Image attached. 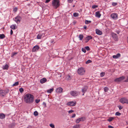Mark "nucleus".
<instances>
[{
  "mask_svg": "<svg viewBox=\"0 0 128 128\" xmlns=\"http://www.w3.org/2000/svg\"><path fill=\"white\" fill-rule=\"evenodd\" d=\"M24 102L28 104H31L34 102V96L28 93L24 96Z\"/></svg>",
  "mask_w": 128,
  "mask_h": 128,
  "instance_id": "f257e3e1",
  "label": "nucleus"
},
{
  "mask_svg": "<svg viewBox=\"0 0 128 128\" xmlns=\"http://www.w3.org/2000/svg\"><path fill=\"white\" fill-rule=\"evenodd\" d=\"M52 4L54 8L56 9L60 6L59 0H53L52 2Z\"/></svg>",
  "mask_w": 128,
  "mask_h": 128,
  "instance_id": "f03ea898",
  "label": "nucleus"
},
{
  "mask_svg": "<svg viewBox=\"0 0 128 128\" xmlns=\"http://www.w3.org/2000/svg\"><path fill=\"white\" fill-rule=\"evenodd\" d=\"M9 92V90L8 89H6L4 90H0V96L2 97L4 96Z\"/></svg>",
  "mask_w": 128,
  "mask_h": 128,
  "instance_id": "7ed1b4c3",
  "label": "nucleus"
},
{
  "mask_svg": "<svg viewBox=\"0 0 128 128\" xmlns=\"http://www.w3.org/2000/svg\"><path fill=\"white\" fill-rule=\"evenodd\" d=\"M85 72V70L83 68H80L78 70V74L80 75H82L84 74Z\"/></svg>",
  "mask_w": 128,
  "mask_h": 128,
  "instance_id": "20e7f679",
  "label": "nucleus"
},
{
  "mask_svg": "<svg viewBox=\"0 0 128 128\" xmlns=\"http://www.w3.org/2000/svg\"><path fill=\"white\" fill-rule=\"evenodd\" d=\"M70 94L73 96H76L80 94V92L75 91H71L70 92Z\"/></svg>",
  "mask_w": 128,
  "mask_h": 128,
  "instance_id": "39448f33",
  "label": "nucleus"
},
{
  "mask_svg": "<svg viewBox=\"0 0 128 128\" xmlns=\"http://www.w3.org/2000/svg\"><path fill=\"white\" fill-rule=\"evenodd\" d=\"M21 17L19 16H16L14 19V20L17 24L19 23L21 20Z\"/></svg>",
  "mask_w": 128,
  "mask_h": 128,
  "instance_id": "423d86ee",
  "label": "nucleus"
},
{
  "mask_svg": "<svg viewBox=\"0 0 128 128\" xmlns=\"http://www.w3.org/2000/svg\"><path fill=\"white\" fill-rule=\"evenodd\" d=\"M120 102L122 104L126 103L128 104V100L126 98H122L120 100Z\"/></svg>",
  "mask_w": 128,
  "mask_h": 128,
  "instance_id": "0eeeda50",
  "label": "nucleus"
},
{
  "mask_svg": "<svg viewBox=\"0 0 128 128\" xmlns=\"http://www.w3.org/2000/svg\"><path fill=\"white\" fill-rule=\"evenodd\" d=\"M76 101H71L68 102L67 104L70 106H74L76 105Z\"/></svg>",
  "mask_w": 128,
  "mask_h": 128,
  "instance_id": "6e6552de",
  "label": "nucleus"
},
{
  "mask_svg": "<svg viewBox=\"0 0 128 128\" xmlns=\"http://www.w3.org/2000/svg\"><path fill=\"white\" fill-rule=\"evenodd\" d=\"M125 78V77L124 76H122L121 77L116 78L115 80L114 81L115 82H120L124 80Z\"/></svg>",
  "mask_w": 128,
  "mask_h": 128,
  "instance_id": "1a4fd4ad",
  "label": "nucleus"
},
{
  "mask_svg": "<svg viewBox=\"0 0 128 128\" xmlns=\"http://www.w3.org/2000/svg\"><path fill=\"white\" fill-rule=\"evenodd\" d=\"M112 38L115 41H117L118 40V37L117 34L112 32Z\"/></svg>",
  "mask_w": 128,
  "mask_h": 128,
  "instance_id": "9d476101",
  "label": "nucleus"
},
{
  "mask_svg": "<svg viewBox=\"0 0 128 128\" xmlns=\"http://www.w3.org/2000/svg\"><path fill=\"white\" fill-rule=\"evenodd\" d=\"M39 47L38 46H35L33 47L32 49V51L33 52H36L39 49Z\"/></svg>",
  "mask_w": 128,
  "mask_h": 128,
  "instance_id": "9b49d317",
  "label": "nucleus"
},
{
  "mask_svg": "<svg viewBox=\"0 0 128 128\" xmlns=\"http://www.w3.org/2000/svg\"><path fill=\"white\" fill-rule=\"evenodd\" d=\"M62 88L60 87L58 88L56 90V92L58 93H60L62 92Z\"/></svg>",
  "mask_w": 128,
  "mask_h": 128,
  "instance_id": "f8f14e48",
  "label": "nucleus"
},
{
  "mask_svg": "<svg viewBox=\"0 0 128 128\" xmlns=\"http://www.w3.org/2000/svg\"><path fill=\"white\" fill-rule=\"evenodd\" d=\"M118 18V14L116 13H112V19L114 20H117Z\"/></svg>",
  "mask_w": 128,
  "mask_h": 128,
  "instance_id": "ddd939ff",
  "label": "nucleus"
},
{
  "mask_svg": "<svg viewBox=\"0 0 128 128\" xmlns=\"http://www.w3.org/2000/svg\"><path fill=\"white\" fill-rule=\"evenodd\" d=\"M96 34H97L101 35L102 34V32L98 29H96Z\"/></svg>",
  "mask_w": 128,
  "mask_h": 128,
  "instance_id": "4468645a",
  "label": "nucleus"
},
{
  "mask_svg": "<svg viewBox=\"0 0 128 128\" xmlns=\"http://www.w3.org/2000/svg\"><path fill=\"white\" fill-rule=\"evenodd\" d=\"M88 87L86 86L84 87L82 89V92L85 93Z\"/></svg>",
  "mask_w": 128,
  "mask_h": 128,
  "instance_id": "2eb2a0df",
  "label": "nucleus"
},
{
  "mask_svg": "<svg viewBox=\"0 0 128 128\" xmlns=\"http://www.w3.org/2000/svg\"><path fill=\"white\" fill-rule=\"evenodd\" d=\"M120 54L119 53H118L116 55H113L112 56V58L115 59H117L120 57Z\"/></svg>",
  "mask_w": 128,
  "mask_h": 128,
  "instance_id": "dca6fc26",
  "label": "nucleus"
},
{
  "mask_svg": "<svg viewBox=\"0 0 128 128\" xmlns=\"http://www.w3.org/2000/svg\"><path fill=\"white\" fill-rule=\"evenodd\" d=\"M47 81L46 79L45 78L41 79L40 80V82L41 84H43L45 83Z\"/></svg>",
  "mask_w": 128,
  "mask_h": 128,
  "instance_id": "f3484780",
  "label": "nucleus"
},
{
  "mask_svg": "<svg viewBox=\"0 0 128 128\" xmlns=\"http://www.w3.org/2000/svg\"><path fill=\"white\" fill-rule=\"evenodd\" d=\"M101 16V14H100L99 12L98 11L96 12V17L100 18Z\"/></svg>",
  "mask_w": 128,
  "mask_h": 128,
  "instance_id": "a211bd4d",
  "label": "nucleus"
},
{
  "mask_svg": "<svg viewBox=\"0 0 128 128\" xmlns=\"http://www.w3.org/2000/svg\"><path fill=\"white\" fill-rule=\"evenodd\" d=\"M9 67L8 65L7 64H6L4 66H2V68L4 70H8Z\"/></svg>",
  "mask_w": 128,
  "mask_h": 128,
  "instance_id": "6ab92c4d",
  "label": "nucleus"
},
{
  "mask_svg": "<svg viewBox=\"0 0 128 128\" xmlns=\"http://www.w3.org/2000/svg\"><path fill=\"white\" fill-rule=\"evenodd\" d=\"M5 115L3 113L0 114V118L1 119H3L5 118Z\"/></svg>",
  "mask_w": 128,
  "mask_h": 128,
  "instance_id": "aec40b11",
  "label": "nucleus"
},
{
  "mask_svg": "<svg viewBox=\"0 0 128 128\" xmlns=\"http://www.w3.org/2000/svg\"><path fill=\"white\" fill-rule=\"evenodd\" d=\"M83 37L84 36L83 35V34H80L79 35L78 38H79L80 40H82Z\"/></svg>",
  "mask_w": 128,
  "mask_h": 128,
  "instance_id": "412c9836",
  "label": "nucleus"
},
{
  "mask_svg": "<svg viewBox=\"0 0 128 128\" xmlns=\"http://www.w3.org/2000/svg\"><path fill=\"white\" fill-rule=\"evenodd\" d=\"M42 36V34H38L37 37V38L38 39H41Z\"/></svg>",
  "mask_w": 128,
  "mask_h": 128,
  "instance_id": "4be33fe9",
  "label": "nucleus"
},
{
  "mask_svg": "<svg viewBox=\"0 0 128 128\" xmlns=\"http://www.w3.org/2000/svg\"><path fill=\"white\" fill-rule=\"evenodd\" d=\"M92 36H88L86 38V39H87L88 40H90L92 39Z\"/></svg>",
  "mask_w": 128,
  "mask_h": 128,
  "instance_id": "5701e85b",
  "label": "nucleus"
},
{
  "mask_svg": "<svg viewBox=\"0 0 128 128\" xmlns=\"http://www.w3.org/2000/svg\"><path fill=\"white\" fill-rule=\"evenodd\" d=\"M54 90V88H52L47 90V92L49 93H51Z\"/></svg>",
  "mask_w": 128,
  "mask_h": 128,
  "instance_id": "b1692460",
  "label": "nucleus"
},
{
  "mask_svg": "<svg viewBox=\"0 0 128 128\" xmlns=\"http://www.w3.org/2000/svg\"><path fill=\"white\" fill-rule=\"evenodd\" d=\"M15 26V25H12L10 26V28L13 30L15 29H16Z\"/></svg>",
  "mask_w": 128,
  "mask_h": 128,
  "instance_id": "393cba45",
  "label": "nucleus"
},
{
  "mask_svg": "<svg viewBox=\"0 0 128 128\" xmlns=\"http://www.w3.org/2000/svg\"><path fill=\"white\" fill-rule=\"evenodd\" d=\"M80 125L76 124L73 126V128H79L80 127Z\"/></svg>",
  "mask_w": 128,
  "mask_h": 128,
  "instance_id": "a878e982",
  "label": "nucleus"
},
{
  "mask_svg": "<svg viewBox=\"0 0 128 128\" xmlns=\"http://www.w3.org/2000/svg\"><path fill=\"white\" fill-rule=\"evenodd\" d=\"M85 24H88L89 23H90L91 22V21L90 20H86L85 21Z\"/></svg>",
  "mask_w": 128,
  "mask_h": 128,
  "instance_id": "bb28decb",
  "label": "nucleus"
},
{
  "mask_svg": "<svg viewBox=\"0 0 128 128\" xmlns=\"http://www.w3.org/2000/svg\"><path fill=\"white\" fill-rule=\"evenodd\" d=\"M5 37V36L4 34H0V38L3 39Z\"/></svg>",
  "mask_w": 128,
  "mask_h": 128,
  "instance_id": "cd10ccee",
  "label": "nucleus"
},
{
  "mask_svg": "<svg viewBox=\"0 0 128 128\" xmlns=\"http://www.w3.org/2000/svg\"><path fill=\"white\" fill-rule=\"evenodd\" d=\"M79 16V14L78 13L76 12H75L74 13L73 16L75 17H78Z\"/></svg>",
  "mask_w": 128,
  "mask_h": 128,
  "instance_id": "c85d7f7f",
  "label": "nucleus"
},
{
  "mask_svg": "<svg viewBox=\"0 0 128 128\" xmlns=\"http://www.w3.org/2000/svg\"><path fill=\"white\" fill-rule=\"evenodd\" d=\"M17 54V52H12L11 55V57L13 58L14 56L16 55Z\"/></svg>",
  "mask_w": 128,
  "mask_h": 128,
  "instance_id": "c756f323",
  "label": "nucleus"
},
{
  "mask_svg": "<svg viewBox=\"0 0 128 128\" xmlns=\"http://www.w3.org/2000/svg\"><path fill=\"white\" fill-rule=\"evenodd\" d=\"M50 126L52 128H55L54 125L53 124H50Z\"/></svg>",
  "mask_w": 128,
  "mask_h": 128,
  "instance_id": "7c9ffc66",
  "label": "nucleus"
},
{
  "mask_svg": "<svg viewBox=\"0 0 128 128\" xmlns=\"http://www.w3.org/2000/svg\"><path fill=\"white\" fill-rule=\"evenodd\" d=\"M105 73L104 72H102L100 74V76L101 77H102L104 76Z\"/></svg>",
  "mask_w": 128,
  "mask_h": 128,
  "instance_id": "2f4dec72",
  "label": "nucleus"
},
{
  "mask_svg": "<svg viewBox=\"0 0 128 128\" xmlns=\"http://www.w3.org/2000/svg\"><path fill=\"white\" fill-rule=\"evenodd\" d=\"M80 121H81V120H80V119L79 118L76 120V123L78 124L79 123Z\"/></svg>",
  "mask_w": 128,
  "mask_h": 128,
  "instance_id": "473e14b6",
  "label": "nucleus"
},
{
  "mask_svg": "<svg viewBox=\"0 0 128 128\" xmlns=\"http://www.w3.org/2000/svg\"><path fill=\"white\" fill-rule=\"evenodd\" d=\"M19 82H17L14 83L13 85V86H17Z\"/></svg>",
  "mask_w": 128,
  "mask_h": 128,
  "instance_id": "72a5a7b5",
  "label": "nucleus"
},
{
  "mask_svg": "<svg viewBox=\"0 0 128 128\" xmlns=\"http://www.w3.org/2000/svg\"><path fill=\"white\" fill-rule=\"evenodd\" d=\"M34 114L35 116H37L38 115V113L37 111H35L34 112Z\"/></svg>",
  "mask_w": 128,
  "mask_h": 128,
  "instance_id": "f704fd0d",
  "label": "nucleus"
},
{
  "mask_svg": "<svg viewBox=\"0 0 128 128\" xmlns=\"http://www.w3.org/2000/svg\"><path fill=\"white\" fill-rule=\"evenodd\" d=\"M92 62V61L91 60H88L86 62V64H88L89 63H91Z\"/></svg>",
  "mask_w": 128,
  "mask_h": 128,
  "instance_id": "c9c22d12",
  "label": "nucleus"
},
{
  "mask_svg": "<svg viewBox=\"0 0 128 128\" xmlns=\"http://www.w3.org/2000/svg\"><path fill=\"white\" fill-rule=\"evenodd\" d=\"M24 91V89L22 88H20L19 89V91L21 93L22 92Z\"/></svg>",
  "mask_w": 128,
  "mask_h": 128,
  "instance_id": "e433bc0d",
  "label": "nucleus"
},
{
  "mask_svg": "<svg viewBox=\"0 0 128 128\" xmlns=\"http://www.w3.org/2000/svg\"><path fill=\"white\" fill-rule=\"evenodd\" d=\"M121 114L118 112H116V114H115V115L116 116H119Z\"/></svg>",
  "mask_w": 128,
  "mask_h": 128,
  "instance_id": "4c0bfd02",
  "label": "nucleus"
},
{
  "mask_svg": "<svg viewBox=\"0 0 128 128\" xmlns=\"http://www.w3.org/2000/svg\"><path fill=\"white\" fill-rule=\"evenodd\" d=\"M98 7V6L97 5H93L92 6V8L93 9H94L96 8H97Z\"/></svg>",
  "mask_w": 128,
  "mask_h": 128,
  "instance_id": "58836bf2",
  "label": "nucleus"
},
{
  "mask_svg": "<svg viewBox=\"0 0 128 128\" xmlns=\"http://www.w3.org/2000/svg\"><path fill=\"white\" fill-rule=\"evenodd\" d=\"M80 120L81 121H84L85 120V118L84 117H82L80 118Z\"/></svg>",
  "mask_w": 128,
  "mask_h": 128,
  "instance_id": "ea45409f",
  "label": "nucleus"
},
{
  "mask_svg": "<svg viewBox=\"0 0 128 128\" xmlns=\"http://www.w3.org/2000/svg\"><path fill=\"white\" fill-rule=\"evenodd\" d=\"M117 4L118 3L117 2H112V6H115L117 5Z\"/></svg>",
  "mask_w": 128,
  "mask_h": 128,
  "instance_id": "a19ab883",
  "label": "nucleus"
},
{
  "mask_svg": "<svg viewBox=\"0 0 128 128\" xmlns=\"http://www.w3.org/2000/svg\"><path fill=\"white\" fill-rule=\"evenodd\" d=\"M40 99H36L35 100V102L36 103L38 104L40 102Z\"/></svg>",
  "mask_w": 128,
  "mask_h": 128,
  "instance_id": "79ce46f5",
  "label": "nucleus"
},
{
  "mask_svg": "<svg viewBox=\"0 0 128 128\" xmlns=\"http://www.w3.org/2000/svg\"><path fill=\"white\" fill-rule=\"evenodd\" d=\"M104 90L105 92H107L108 91V88L106 87H105L104 88Z\"/></svg>",
  "mask_w": 128,
  "mask_h": 128,
  "instance_id": "37998d69",
  "label": "nucleus"
},
{
  "mask_svg": "<svg viewBox=\"0 0 128 128\" xmlns=\"http://www.w3.org/2000/svg\"><path fill=\"white\" fill-rule=\"evenodd\" d=\"M85 48L86 50H90V48L88 46H86L85 47Z\"/></svg>",
  "mask_w": 128,
  "mask_h": 128,
  "instance_id": "c03bdc74",
  "label": "nucleus"
},
{
  "mask_svg": "<svg viewBox=\"0 0 128 128\" xmlns=\"http://www.w3.org/2000/svg\"><path fill=\"white\" fill-rule=\"evenodd\" d=\"M118 107L120 110H121L122 108V106H118Z\"/></svg>",
  "mask_w": 128,
  "mask_h": 128,
  "instance_id": "a18cd8bd",
  "label": "nucleus"
},
{
  "mask_svg": "<svg viewBox=\"0 0 128 128\" xmlns=\"http://www.w3.org/2000/svg\"><path fill=\"white\" fill-rule=\"evenodd\" d=\"M17 8L16 7H15L14 9L13 10L14 12H16L17 11Z\"/></svg>",
  "mask_w": 128,
  "mask_h": 128,
  "instance_id": "49530a36",
  "label": "nucleus"
},
{
  "mask_svg": "<svg viewBox=\"0 0 128 128\" xmlns=\"http://www.w3.org/2000/svg\"><path fill=\"white\" fill-rule=\"evenodd\" d=\"M82 51L84 52V53H85L86 52V50L84 48H82Z\"/></svg>",
  "mask_w": 128,
  "mask_h": 128,
  "instance_id": "de8ad7c7",
  "label": "nucleus"
},
{
  "mask_svg": "<svg viewBox=\"0 0 128 128\" xmlns=\"http://www.w3.org/2000/svg\"><path fill=\"white\" fill-rule=\"evenodd\" d=\"M73 1V0H68V1L69 3H70L72 2Z\"/></svg>",
  "mask_w": 128,
  "mask_h": 128,
  "instance_id": "09e8293b",
  "label": "nucleus"
},
{
  "mask_svg": "<svg viewBox=\"0 0 128 128\" xmlns=\"http://www.w3.org/2000/svg\"><path fill=\"white\" fill-rule=\"evenodd\" d=\"M124 82H128V76L127 77V79L124 81Z\"/></svg>",
  "mask_w": 128,
  "mask_h": 128,
  "instance_id": "8fccbe9b",
  "label": "nucleus"
},
{
  "mask_svg": "<svg viewBox=\"0 0 128 128\" xmlns=\"http://www.w3.org/2000/svg\"><path fill=\"white\" fill-rule=\"evenodd\" d=\"M74 112V111L72 110H71L68 111V113H72Z\"/></svg>",
  "mask_w": 128,
  "mask_h": 128,
  "instance_id": "3c124183",
  "label": "nucleus"
},
{
  "mask_svg": "<svg viewBox=\"0 0 128 128\" xmlns=\"http://www.w3.org/2000/svg\"><path fill=\"white\" fill-rule=\"evenodd\" d=\"M108 120L109 122H110L112 120V118H110Z\"/></svg>",
  "mask_w": 128,
  "mask_h": 128,
  "instance_id": "603ef678",
  "label": "nucleus"
},
{
  "mask_svg": "<svg viewBox=\"0 0 128 128\" xmlns=\"http://www.w3.org/2000/svg\"><path fill=\"white\" fill-rule=\"evenodd\" d=\"M13 34V32L12 30H11L10 32V34L11 35H12Z\"/></svg>",
  "mask_w": 128,
  "mask_h": 128,
  "instance_id": "864d4df0",
  "label": "nucleus"
},
{
  "mask_svg": "<svg viewBox=\"0 0 128 128\" xmlns=\"http://www.w3.org/2000/svg\"><path fill=\"white\" fill-rule=\"evenodd\" d=\"M76 115L75 114H73L72 116V118H74L76 116Z\"/></svg>",
  "mask_w": 128,
  "mask_h": 128,
  "instance_id": "5fc2aeb1",
  "label": "nucleus"
},
{
  "mask_svg": "<svg viewBox=\"0 0 128 128\" xmlns=\"http://www.w3.org/2000/svg\"><path fill=\"white\" fill-rule=\"evenodd\" d=\"M120 31L119 30H117L116 31V32L117 34H118L120 33Z\"/></svg>",
  "mask_w": 128,
  "mask_h": 128,
  "instance_id": "6e6d98bb",
  "label": "nucleus"
},
{
  "mask_svg": "<svg viewBox=\"0 0 128 128\" xmlns=\"http://www.w3.org/2000/svg\"><path fill=\"white\" fill-rule=\"evenodd\" d=\"M67 77H68V79H70V76L69 75H68L67 76Z\"/></svg>",
  "mask_w": 128,
  "mask_h": 128,
  "instance_id": "4d7b16f0",
  "label": "nucleus"
},
{
  "mask_svg": "<svg viewBox=\"0 0 128 128\" xmlns=\"http://www.w3.org/2000/svg\"><path fill=\"white\" fill-rule=\"evenodd\" d=\"M84 28L86 30L87 29V26H84Z\"/></svg>",
  "mask_w": 128,
  "mask_h": 128,
  "instance_id": "13d9d810",
  "label": "nucleus"
},
{
  "mask_svg": "<svg viewBox=\"0 0 128 128\" xmlns=\"http://www.w3.org/2000/svg\"><path fill=\"white\" fill-rule=\"evenodd\" d=\"M108 128H112V126H108Z\"/></svg>",
  "mask_w": 128,
  "mask_h": 128,
  "instance_id": "bf43d9fd",
  "label": "nucleus"
},
{
  "mask_svg": "<svg viewBox=\"0 0 128 128\" xmlns=\"http://www.w3.org/2000/svg\"><path fill=\"white\" fill-rule=\"evenodd\" d=\"M85 40H86V41H85V42L86 43H87V42L89 40H88L87 39H86V38H85Z\"/></svg>",
  "mask_w": 128,
  "mask_h": 128,
  "instance_id": "052dcab7",
  "label": "nucleus"
},
{
  "mask_svg": "<svg viewBox=\"0 0 128 128\" xmlns=\"http://www.w3.org/2000/svg\"><path fill=\"white\" fill-rule=\"evenodd\" d=\"M51 43L52 44L54 43V41L53 40H52V41H51Z\"/></svg>",
  "mask_w": 128,
  "mask_h": 128,
  "instance_id": "680f3d73",
  "label": "nucleus"
},
{
  "mask_svg": "<svg viewBox=\"0 0 128 128\" xmlns=\"http://www.w3.org/2000/svg\"><path fill=\"white\" fill-rule=\"evenodd\" d=\"M127 43H128V36L127 37Z\"/></svg>",
  "mask_w": 128,
  "mask_h": 128,
  "instance_id": "e2e57ef3",
  "label": "nucleus"
},
{
  "mask_svg": "<svg viewBox=\"0 0 128 128\" xmlns=\"http://www.w3.org/2000/svg\"><path fill=\"white\" fill-rule=\"evenodd\" d=\"M112 14H111V15H110V16L111 17H112Z\"/></svg>",
  "mask_w": 128,
  "mask_h": 128,
  "instance_id": "0e129e2a",
  "label": "nucleus"
},
{
  "mask_svg": "<svg viewBox=\"0 0 128 128\" xmlns=\"http://www.w3.org/2000/svg\"><path fill=\"white\" fill-rule=\"evenodd\" d=\"M84 93H83V94H82V95H83V96H84Z\"/></svg>",
  "mask_w": 128,
  "mask_h": 128,
  "instance_id": "69168bd1",
  "label": "nucleus"
},
{
  "mask_svg": "<svg viewBox=\"0 0 128 128\" xmlns=\"http://www.w3.org/2000/svg\"><path fill=\"white\" fill-rule=\"evenodd\" d=\"M127 28L128 29V26L127 27Z\"/></svg>",
  "mask_w": 128,
  "mask_h": 128,
  "instance_id": "338daca9",
  "label": "nucleus"
},
{
  "mask_svg": "<svg viewBox=\"0 0 128 128\" xmlns=\"http://www.w3.org/2000/svg\"><path fill=\"white\" fill-rule=\"evenodd\" d=\"M73 7H74V6H73Z\"/></svg>",
  "mask_w": 128,
  "mask_h": 128,
  "instance_id": "774afa93",
  "label": "nucleus"
}]
</instances>
